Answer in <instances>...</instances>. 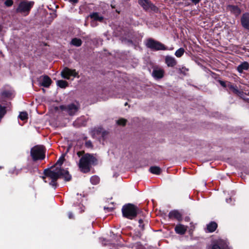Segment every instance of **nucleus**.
Returning a JSON list of instances; mask_svg holds the SVG:
<instances>
[{
	"label": "nucleus",
	"mask_w": 249,
	"mask_h": 249,
	"mask_svg": "<svg viewBox=\"0 0 249 249\" xmlns=\"http://www.w3.org/2000/svg\"><path fill=\"white\" fill-rule=\"evenodd\" d=\"M45 176L43 178L45 182L49 180L50 185L56 187L57 186L56 181L61 177L64 178L66 181H69L71 179V176L67 170L61 168V167H51L50 169L44 170Z\"/></svg>",
	"instance_id": "f257e3e1"
},
{
	"label": "nucleus",
	"mask_w": 249,
	"mask_h": 249,
	"mask_svg": "<svg viewBox=\"0 0 249 249\" xmlns=\"http://www.w3.org/2000/svg\"><path fill=\"white\" fill-rule=\"evenodd\" d=\"M84 151H79L77 154L79 157H81L78 163V167L80 171L84 173H87L90 171L92 165L97 164V160L93 155L87 153L82 155Z\"/></svg>",
	"instance_id": "f03ea898"
},
{
	"label": "nucleus",
	"mask_w": 249,
	"mask_h": 249,
	"mask_svg": "<svg viewBox=\"0 0 249 249\" xmlns=\"http://www.w3.org/2000/svg\"><path fill=\"white\" fill-rule=\"evenodd\" d=\"M122 211L124 217L132 219L137 216L138 208L134 205L129 203L123 207Z\"/></svg>",
	"instance_id": "7ed1b4c3"
},
{
	"label": "nucleus",
	"mask_w": 249,
	"mask_h": 249,
	"mask_svg": "<svg viewBox=\"0 0 249 249\" xmlns=\"http://www.w3.org/2000/svg\"><path fill=\"white\" fill-rule=\"evenodd\" d=\"M31 156L34 160H43L45 158V149L42 145H36L31 149Z\"/></svg>",
	"instance_id": "20e7f679"
},
{
	"label": "nucleus",
	"mask_w": 249,
	"mask_h": 249,
	"mask_svg": "<svg viewBox=\"0 0 249 249\" xmlns=\"http://www.w3.org/2000/svg\"><path fill=\"white\" fill-rule=\"evenodd\" d=\"M34 4V2L33 1H28L27 0L21 1L18 4L17 9V12L21 13L24 16H26L29 13Z\"/></svg>",
	"instance_id": "39448f33"
},
{
	"label": "nucleus",
	"mask_w": 249,
	"mask_h": 249,
	"mask_svg": "<svg viewBox=\"0 0 249 249\" xmlns=\"http://www.w3.org/2000/svg\"><path fill=\"white\" fill-rule=\"evenodd\" d=\"M80 106L78 103H72L60 106V108L70 116L75 115L78 111Z\"/></svg>",
	"instance_id": "423d86ee"
},
{
	"label": "nucleus",
	"mask_w": 249,
	"mask_h": 249,
	"mask_svg": "<svg viewBox=\"0 0 249 249\" xmlns=\"http://www.w3.org/2000/svg\"><path fill=\"white\" fill-rule=\"evenodd\" d=\"M146 46L147 48L155 51L167 50L164 44L152 38L147 39Z\"/></svg>",
	"instance_id": "0eeeda50"
},
{
	"label": "nucleus",
	"mask_w": 249,
	"mask_h": 249,
	"mask_svg": "<svg viewBox=\"0 0 249 249\" xmlns=\"http://www.w3.org/2000/svg\"><path fill=\"white\" fill-rule=\"evenodd\" d=\"M61 75L63 78L69 79L71 76H77L78 73L75 70H71L66 67L61 71Z\"/></svg>",
	"instance_id": "6e6552de"
},
{
	"label": "nucleus",
	"mask_w": 249,
	"mask_h": 249,
	"mask_svg": "<svg viewBox=\"0 0 249 249\" xmlns=\"http://www.w3.org/2000/svg\"><path fill=\"white\" fill-rule=\"evenodd\" d=\"M139 3L145 10H154L155 7L148 0H139Z\"/></svg>",
	"instance_id": "1a4fd4ad"
},
{
	"label": "nucleus",
	"mask_w": 249,
	"mask_h": 249,
	"mask_svg": "<svg viewBox=\"0 0 249 249\" xmlns=\"http://www.w3.org/2000/svg\"><path fill=\"white\" fill-rule=\"evenodd\" d=\"M241 22L242 26L247 29L249 30V13H246L243 14Z\"/></svg>",
	"instance_id": "9d476101"
},
{
	"label": "nucleus",
	"mask_w": 249,
	"mask_h": 249,
	"mask_svg": "<svg viewBox=\"0 0 249 249\" xmlns=\"http://www.w3.org/2000/svg\"><path fill=\"white\" fill-rule=\"evenodd\" d=\"M165 63L169 67H174L177 64V61L176 59L170 55L165 56Z\"/></svg>",
	"instance_id": "9b49d317"
},
{
	"label": "nucleus",
	"mask_w": 249,
	"mask_h": 249,
	"mask_svg": "<svg viewBox=\"0 0 249 249\" xmlns=\"http://www.w3.org/2000/svg\"><path fill=\"white\" fill-rule=\"evenodd\" d=\"M164 71L161 68H155L152 72V76L156 79H160L163 77Z\"/></svg>",
	"instance_id": "f8f14e48"
},
{
	"label": "nucleus",
	"mask_w": 249,
	"mask_h": 249,
	"mask_svg": "<svg viewBox=\"0 0 249 249\" xmlns=\"http://www.w3.org/2000/svg\"><path fill=\"white\" fill-rule=\"evenodd\" d=\"M227 245L224 241L219 240L214 243L212 246L211 249H225Z\"/></svg>",
	"instance_id": "ddd939ff"
},
{
	"label": "nucleus",
	"mask_w": 249,
	"mask_h": 249,
	"mask_svg": "<svg viewBox=\"0 0 249 249\" xmlns=\"http://www.w3.org/2000/svg\"><path fill=\"white\" fill-rule=\"evenodd\" d=\"M40 79L41 81V85L46 88H48L52 82L51 78L47 75L41 76Z\"/></svg>",
	"instance_id": "4468645a"
},
{
	"label": "nucleus",
	"mask_w": 249,
	"mask_h": 249,
	"mask_svg": "<svg viewBox=\"0 0 249 249\" xmlns=\"http://www.w3.org/2000/svg\"><path fill=\"white\" fill-rule=\"evenodd\" d=\"M168 216L170 219H175L178 221L182 220V214L177 210H174L169 213Z\"/></svg>",
	"instance_id": "2eb2a0df"
},
{
	"label": "nucleus",
	"mask_w": 249,
	"mask_h": 249,
	"mask_svg": "<svg viewBox=\"0 0 249 249\" xmlns=\"http://www.w3.org/2000/svg\"><path fill=\"white\" fill-rule=\"evenodd\" d=\"M187 228V226H185L183 225L178 224L175 228V231L177 233L183 235L186 232Z\"/></svg>",
	"instance_id": "dca6fc26"
},
{
	"label": "nucleus",
	"mask_w": 249,
	"mask_h": 249,
	"mask_svg": "<svg viewBox=\"0 0 249 249\" xmlns=\"http://www.w3.org/2000/svg\"><path fill=\"white\" fill-rule=\"evenodd\" d=\"M227 8L229 11L233 13L236 16L239 15L241 13V10L237 6L229 5Z\"/></svg>",
	"instance_id": "f3484780"
},
{
	"label": "nucleus",
	"mask_w": 249,
	"mask_h": 249,
	"mask_svg": "<svg viewBox=\"0 0 249 249\" xmlns=\"http://www.w3.org/2000/svg\"><path fill=\"white\" fill-rule=\"evenodd\" d=\"M89 16L91 18L93 19L95 21L102 22L104 19V17L99 15V14L97 12L91 14Z\"/></svg>",
	"instance_id": "a211bd4d"
},
{
	"label": "nucleus",
	"mask_w": 249,
	"mask_h": 249,
	"mask_svg": "<svg viewBox=\"0 0 249 249\" xmlns=\"http://www.w3.org/2000/svg\"><path fill=\"white\" fill-rule=\"evenodd\" d=\"M249 68V63L247 62H244L238 66L237 70L239 72H242L243 71L248 70Z\"/></svg>",
	"instance_id": "6ab92c4d"
},
{
	"label": "nucleus",
	"mask_w": 249,
	"mask_h": 249,
	"mask_svg": "<svg viewBox=\"0 0 249 249\" xmlns=\"http://www.w3.org/2000/svg\"><path fill=\"white\" fill-rule=\"evenodd\" d=\"M228 88L234 94L239 95L241 92L238 89L237 86L232 85L230 82H228Z\"/></svg>",
	"instance_id": "aec40b11"
},
{
	"label": "nucleus",
	"mask_w": 249,
	"mask_h": 249,
	"mask_svg": "<svg viewBox=\"0 0 249 249\" xmlns=\"http://www.w3.org/2000/svg\"><path fill=\"white\" fill-rule=\"evenodd\" d=\"M149 171L153 174L160 175L161 172V170L159 166H151L149 168Z\"/></svg>",
	"instance_id": "412c9836"
},
{
	"label": "nucleus",
	"mask_w": 249,
	"mask_h": 249,
	"mask_svg": "<svg viewBox=\"0 0 249 249\" xmlns=\"http://www.w3.org/2000/svg\"><path fill=\"white\" fill-rule=\"evenodd\" d=\"M217 227V224L214 222H211L207 225V230L210 232L214 231Z\"/></svg>",
	"instance_id": "4be33fe9"
},
{
	"label": "nucleus",
	"mask_w": 249,
	"mask_h": 249,
	"mask_svg": "<svg viewBox=\"0 0 249 249\" xmlns=\"http://www.w3.org/2000/svg\"><path fill=\"white\" fill-rule=\"evenodd\" d=\"M82 40L77 38H73L71 41V44L75 46L79 47L82 45Z\"/></svg>",
	"instance_id": "5701e85b"
},
{
	"label": "nucleus",
	"mask_w": 249,
	"mask_h": 249,
	"mask_svg": "<svg viewBox=\"0 0 249 249\" xmlns=\"http://www.w3.org/2000/svg\"><path fill=\"white\" fill-rule=\"evenodd\" d=\"M57 85L61 88H65L68 86V82L64 80H58L57 81Z\"/></svg>",
	"instance_id": "b1692460"
},
{
	"label": "nucleus",
	"mask_w": 249,
	"mask_h": 249,
	"mask_svg": "<svg viewBox=\"0 0 249 249\" xmlns=\"http://www.w3.org/2000/svg\"><path fill=\"white\" fill-rule=\"evenodd\" d=\"M184 52H185L184 49L182 48H180L179 49H178L177 51H176L175 54L177 57H180L184 54Z\"/></svg>",
	"instance_id": "393cba45"
},
{
	"label": "nucleus",
	"mask_w": 249,
	"mask_h": 249,
	"mask_svg": "<svg viewBox=\"0 0 249 249\" xmlns=\"http://www.w3.org/2000/svg\"><path fill=\"white\" fill-rule=\"evenodd\" d=\"M100 181V178L98 177L94 176L90 178V182L92 184L96 185L99 183Z\"/></svg>",
	"instance_id": "a878e982"
},
{
	"label": "nucleus",
	"mask_w": 249,
	"mask_h": 249,
	"mask_svg": "<svg viewBox=\"0 0 249 249\" xmlns=\"http://www.w3.org/2000/svg\"><path fill=\"white\" fill-rule=\"evenodd\" d=\"M19 118L22 121H24L28 118V114L26 112H22L19 115Z\"/></svg>",
	"instance_id": "bb28decb"
},
{
	"label": "nucleus",
	"mask_w": 249,
	"mask_h": 249,
	"mask_svg": "<svg viewBox=\"0 0 249 249\" xmlns=\"http://www.w3.org/2000/svg\"><path fill=\"white\" fill-rule=\"evenodd\" d=\"M64 159H65L64 157H63V156L61 157L59 159V160L57 161L56 163H55V167H58V166H60L63 163V162L64 161Z\"/></svg>",
	"instance_id": "cd10ccee"
},
{
	"label": "nucleus",
	"mask_w": 249,
	"mask_h": 249,
	"mask_svg": "<svg viewBox=\"0 0 249 249\" xmlns=\"http://www.w3.org/2000/svg\"><path fill=\"white\" fill-rule=\"evenodd\" d=\"M127 120L126 119L121 118L117 121V124L118 125L124 126L125 125Z\"/></svg>",
	"instance_id": "c85d7f7f"
},
{
	"label": "nucleus",
	"mask_w": 249,
	"mask_h": 249,
	"mask_svg": "<svg viewBox=\"0 0 249 249\" xmlns=\"http://www.w3.org/2000/svg\"><path fill=\"white\" fill-rule=\"evenodd\" d=\"M4 4H5L6 6L9 7L13 5V1L12 0H6L5 1Z\"/></svg>",
	"instance_id": "c756f323"
},
{
	"label": "nucleus",
	"mask_w": 249,
	"mask_h": 249,
	"mask_svg": "<svg viewBox=\"0 0 249 249\" xmlns=\"http://www.w3.org/2000/svg\"><path fill=\"white\" fill-rule=\"evenodd\" d=\"M85 145L88 148H92V142L90 141H87L85 143Z\"/></svg>",
	"instance_id": "7c9ffc66"
},
{
	"label": "nucleus",
	"mask_w": 249,
	"mask_h": 249,
	"mask_svg": "<svg viewBox=\"0 0 249 249\" xmlns=\"http://www.w3.org/2000/svg\"><path fill=\"white\" fill-rule=\"evenodd\" d=\"M228 82H225L224 81H221V80H220L219 81V83H220V84L223 87H224V88H226V87H227L228 88Z\"/></svg>",
	"instance_id": "2f4dec72"
},
{
	"label": "nucleus",
	"mask_w": 249,
	"mask_h": 249,
	"mask_svg": "<svg viewBox=\"0 0 249 249\" xmlns=\"http://www.w3.org/2000/svg\"><path fill=\"white\" fill-rule=\"evenodd\" d=\"M69 217L70 219L73 218V215L72 213L71 212H70L69 213Z\"/></svg>",
	"instance_id": "473e14b6"
},
{
	"label": "nucleus",
	"mask_w": 249,
	"mask_h": 249,
	"mask_svg": "<svg viewBox=\"0 0 249 249\" xmlns=\"http://www.w3.org/2000/svg\"><path fill=\"white\" fill-rule=\"evenodd\" d=\"M69 1L73 3H76L78 2V0H69Z\"/></svg>",
	"instance_id": "72a5a7b5"
},
{
	"label": "nucleus",
	"mask_w": 249,
	"mask_h": 249,
	"mask_svg": "<svg viewBox=\"0 0 249 249\" xmlns=\"http://www.w3.org/2000/svg\"><path fill=\"white\" fill-rule=\"evenodd\" d=\"M142 222H143V221H142V219H140L139 220V223L140 224L139 226H141V224H142Z\"/></svg>",
	"instance_id": "f704fd0d"
},
{
	"label": "nucleus",
	"mask_w": 249,
	"mask_h": 249,
	"mask_svg": "<svg viewBox=\"0 0 249 249\" xmlns=\"http://www.w3.org/2000/svg\"><path fill=\"white\" fill-rule=\"evenodd\" d=\"M142 229H143L144 228V225L142 224H141V226H140Z\"/></svg>",
	"instance_id": "c9c22d12"
},
{
	"label": "nucleus",
	"mask_w": 249,
	"mask_h": 249,
	"mask_svg": "<svg viewBox=\"0 0 249 249\" xmlns=\"http://www.w3.org/2000/svg\"><path fill=\"white\" fill-rule=\"evenodd\" d=\"M2 31V27L0 25V32Z\"/></svg>",
	"instance_id": "e433bc0d"
},
{
	"label": "nucleus",
	"mask_w": 249,
	"mask_h": 249,
	"mask_svg": "<svg viewBox=\"0 0 249 249\" xmlns=\"http://www.w3.org/2000/svg\"><path fill=\"white\" fill-rule=\"evenodd\" d=\"M111 7H112L113 8H115V6H113L112 4H111Z\"/></svg>",
	"instance_id": "4c0bfd02"
},
{
	"label": "nucleus",
	"mask_w": 249,
	"mask_h": 249,
	"mask_svg": "<svg viewBox=\"0 0 249 249\" xmlns=\"http://www.w3.org/2000/svg\"><path fill=\"white\" fill-rule=\"evenodd\" d=\"M116 12H118V13H120V11H118V10H116Z\"/></svg>",
	"instance_id": "58836bf2"
},
{
	"label": "nucleus",
	"mask_w": 249,
	"mask_h": 249,
	"mask_svg": "<svg viewBox=\"0 0 249 249\" xmlns=\"http://www.w3.org/2000/svg\"><path fill=\"white\" fill-rule=\"evenodd\" d=\"M127 103H125L124 104V106H127Z\"/></svg>",
	"instance_id": "ea45409f"
}]
</instances>
